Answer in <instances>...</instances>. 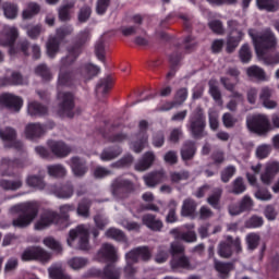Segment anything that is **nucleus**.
<instances>
[{
    "instance_id": "2",
    "label": "nucleus",
    "mask_w": 279,
    "mask_h": 279,
    "mask_svg": "<svg viewBox=\"0 0 279 279\" xmlns=\"http://www.w3.org/2000/svg\"><path fill=\"white\" fill-rule=\"evenodd\" d=\"M98 257L109 264H107L102 270L99 268L90 269L89 276L100 279H121V268L117 267L114 264L119 260L114 245L104 243L98 251Z\"/></svg>"
},
{
    "instance_id": "22",
    "label": "nucleus",
    "mask_w": 279,
    "mask_h": 279,
    "mask_svg": "<svg viewBox=\"0 0 279 279\" xmlns=\"http://www.w3.org/2000/svg\"><path fill=\"white\" fill-rule=\"evenodd\" d=\"M279 173V162L272 161L270 163L266 165L265 171L260 174V180L263 184L266 186H269L271 182H274V179Z\"/></svg>"
},
{
    "instance_id": "38",
    "label": "nucleus",
    "mask_w": 279,
    "mask_h": 279,
    "mask_svg": "<svg viewBox=\"0 0 279 279\" xmlns=\"http://www.w3.org/2000/svg\"><path fill=\"white\" fill-rule=\"evenodd\" d=\"M165 181V171H155L144 177L146 186L154 187Z\"/></svg>"
},
{
    "instance_id": "16",
    "label": "nucleus",
    "mask_w": 279,
    "mask_h": 279,
    "mask_svg": "<svg viewBox=\"0 0 279 279\" xmlns=\"http://www.w3.org/2000/svg\"><path fill=\"white\" fill-rule=\"evenodd\" d=\"M50 226H59L60 228V214L48 209L40 214L35 223V230H47Z\"/></svg>"
},
{
    "instance_id": "13",
    "label": "nucleus",
    "mask_w": 279,
    "mask_h": 279,
    "mask_svg": "<svg viewBox=\"0 0 279 279\" xmlns=\"http://www.w3.org/2000/svg\"><path fill=\"white\" fill-rule=\"evenodd\" d=\"M111 193L113 197L125 199L131 193H134V183L128 179L119 177L111 183Z\"/></svg>"
},
{
    "instance_id": "11",
    "label": "nucleus",
    "mask_w": 279,
    "mask_h": 279,
    "mask_svg": "<svg viewBox=\"0 0 279 279\" xmlns=\"http://www.w3.org/2000/svg\"><path fill=\"white\" fill-rule=\"evenodd\" d=\"M73 34V26L65 25L57 28L56 36L51 37L47 43V53L50 58H56L58 51H60V45L66 36Z\"/></svg>"
},
{
    "instance_id": "61",
    "label": "nucleus",
    "mask_w": 279,
    "mask_h": 279,
    "mask_svg": "<svg viewBox=\"0 0 279 279\" xmlns=\"http://www.w3.org/2000/svg\"><path fill=\"white\" fill-rule=\"evenodd\" d=\"M169 252H170L171 258H178V256L184 255L185 248H184V245H182L180 242H172L170 244Z\"/></svg>"
},
{
    "instance_id": "36",
    "label": "nucleus",
    "mask_w": 279,
    "mask_h": 279,
    "mask_svg": "<svg viewBox=\"0 0 279 279\" xmlns=\"http://www.w3.org/2000/svg\"><path fill=\"white\" fill-rule=\"evenodd\" d=\"M49 112L47 106L38 102L32 101L27 106V113L29 117H45Z\"/></svg>"
},
{
    "instance_id": "60",
    "label": "nucleus",
    "mask_w": 279,
    "mask_h": 279,
    "mask_svg": "<svg viewBox=\"0 0 279 279\" xmlns=\"http://www.w3.org/2000/svg\"><path fill=\"white\" fill-rule=\"evenodd\" d=\"M234 173H236V167L228 166L220 173L221 182L228 184V182H230V180H232V178L234 177Z\"/></svg>"
},
{
    "instance_id": "51",
    "label": "nucleus",
    "mask_w": 279,
    "mask_h": 279,
    "mask_svg": "<svg viewBox=\"0 0 279 279\" xmlns=\"http://www.w3.org/2000/svg\"><path fill=\"white\" fill-rule=\"evenodd\" d=\"M48 274L51 279H71V276L64 274L62 266H51Z\"/></svg>"
},
{
    "instance_id": "49",
    "label": "nucleus",
    "mask_w": 279,
    "mask_h": 279,
    "mask_svg": "<svg viewBox=\"0 0 279 279\" xmlns=\"http://www.w3.org/2000/svg\"><path fill=\"white\" fill-rule=\"evenodd\" d=\"M215 269L221 276H228L230 274V271H232L234 269V263H232V262L223 263V262L216 260Z\"/></svg>"
},
{
    "instance_id": "50",
    "label": "nucleus",
    "mask_w": 279,
    "mask_h": 279,
    "mask_svg": "<svg viewBox=\"0 0 279 279\" xmlns=\"http://www.w3.org/2000/svg\"><path fill=\"white\" fill-rule=\"evenodd\" d=\"M48 175L51 178H64L66 175V168L62 165H51L47 167Z\"/></svg>"
},
{
    "instance_id": "40",
    "label": "nucleus",
    "mask_w": 279,
    "mask_h": 279,
    "mask_svg": "<svg viewBox=\"0 0 279 279\" xmlns=\"http://www.w3.org/2000/svg\"><path fill=\"white\" fill-rule=\"evenodd\" d=\"M2 11L5 19L13 21L19 16V5L12 2H3Z\"/></svg>"
},
{
    "instance_id": "35",
    "label": "nucleus",
    "mask_w": 279,
    "mask_h": 279,
    "mask_svg": "<svg viewBox=\"0 0 279 279\" xmlns=\"http://www.w3.org/2000/svg\"><path fill=\"white\" fill-rule=\"evenodd\" d=\"M195 213H197V202L193 198L184 199L181 207V217H190L193 219Z\"/></svg>"
},
{
    "instance_id": "43",
    "label": "nucleus",
    "mask_w": 279,
    "mask_h": 279,
    "mask_svg": "<svg viewBox=\"0 0 279 279\" xmlns=\"http://www.w3.org/2000/svg\"><path fill=\"white\" fill-rule=\"evenodd\" d=\"M26 184L32 189H37V191H43L45 190V186H47V184L45 183V179L36 174L28 175L26 179Z\"/></svg>"
},
{
    "instance_id": "37",
    "label": "nucleus",
    "mask_w": 279,
    "mask_h": 279,
    "mask_svg": "<svg viewBox=\"0 0 279 279\" xmlns=\"http://www.w3.org/2000/svg\"><path fill=\"white\" fill-rule=\"evenodd\" d=\"M112 84H114V81L110 75L104 78H100L98 84L96 85V95H102V96L108 95V93L112 90Z\"/></svg>"
},
{
    "instance_id": "47",
    "label": "nucleus",
    "mask_w": 279,
    "mask_h": 279,
    "mask_svg": "<svg viewBox=\"0 0 279 279\" xmlns=\"http://www.w3.org/2000/svg\"><path fill=\"white\" fill-rule=\"evenodd\" d=\"M223 194V191L221 189H216L214 193L207 198V204L211 206V208H215V210H220L221 206L219 203L221 202V195Z\"/></svg>"
},
{
    "instance_id": "55",
    "label": "nucleus",
    "mask_w": 279,
    "mask_h": 279,
    "mask_svg": "<svg viewBox=\"0 0 279 279\" xmlns=\"http://www.w3.org/2000/svg\"><path fill=\"white\" fill-rule=\"evenodd\" d=\"M240 60L243 64H247L252 60V50L250 49V45L244 44L242 45L239 51Z\"/></svg>"
},
{
    "instance_id": "41",
    "label": "nucleus",
    "mask_w": 279,
    "mask_h": 279,
    "mask_svg": "<svg viewBox=\"0 0 279 279\" xmlns=\"http://www.w3.org/2000/svg\"><path fill=\"white\" fill-rule=\"evenodd\" d=\"M40 13V5L36 2H31L27 4V8L22 12V19L24 21H31L34 16Z\"/></svg>"
},
{
    "instance_id": "3",
    "label": "nucleus",
    "mask_w": 279,
    "mask_h": 279,
    "mask_svg": "<svg viewBox=\"0 0 279 279\" xmlns=\"http://www.w3.org/2000/svg\"><path fill=\"white\" fill-rule=\"evenodd\" d=\"M248 36L253 41L255 53L257 58L265 57L267 51H274L278 45V39H276V34H274L270 28H266L264 32L258 33L253 28L248 29Z\"/></svg>"
},
{
    "instance_id": "24",
    "label": "nucleus",
    "mask_w": 279,
    "mask_h": 279,
    "mask_svg": "<svg viewBox=\"0 0 279 279\" xmlns=\"http://www.w3.org/2000/svg\"><path fill=\"white\" fill-rule=\"evenodd\" d=\"M48 147L57 158H66L71 154V147L64 142L48 141Z\"/></svg>"
},
{
    "instance_id": "26",
    "label": "nucleus",
    "mask_w": 279,
    "mask_h": 279,
    "mask_svg": "<svg viewBox=\"0 0 279 279\" xmlns=\"http://www.w3.org/2000/svg\"><path fill=\"white\" fill-rule=\"evenodd\" d=\"M189 99V88L182 87L179 88L174 95V101L167 102L161 110L169 111L172 110V108H175V106H182L184 101Z\"/></svg>"
},
{
    "instance_id": "34",
    "label": "nucleus",
    "mask_w": 279,
    "mask_h": 279,
    "mask_svg": "<svg viewBox=\"0 0 279 279\" xmlns=\"http://www.w3.org/2000/svg\"><path fill=\"white\" fill-rule=\"evenodd\" d=\"M170 267L173 271H178V269H192L191 258H189V256H186L185 254L171 258Z\"/></svg>"
},
{
    "instance_id": "59",
    "label": "nucleus",
    "mask_w": 279,
    "mask_h": 279,
    "mask_svg": "<svg viewBox=\"0 0 279 279\" xmlns=\"http://www.w3.org/2000/svg\"><path fill=\"white\" fill-rule=\"evenodd\" d=\"M189 178H191V172H189V170L170 172V180L173 184H178L179 182H182V180H189Z\"/></svg>"
},
{
    "instance_id": "54",
    "label": "nucleus",
    "mask_w": 279,
    "mask_h": 279,
    "mask_svg": "<svg viewBox=\"0 0 279 279\" xmlns=\"http://www.w3.org/2000/svg\"><path fill=\"white\" fill-rule=\"evenodd\" d=\"M209 95L213 97L216 104H223V99L221 97V90L219 86H217L213 81H209Z\"/></svg>"
},
{
    "instance_id": "4",
    "label": "nucleus",
    "mask_w": 279,
    "mask_h": 279,
    "mask_svg": "<svg viewBox=\"0 0 279 279\" xmlns=\"http://www.w3.org/2000/svg\"><path fill=\"white\" fill-rule=\"evenodd\" d=\"M195 47H197V43L193 36H186L182 44H177L173 53L169 56L170 70L167 73V80H171L175 77V73H178V65L182 61L183 53H191V51H195Z\"/></svg>"
},
{
    "instance_id": "62",
    "label": "nucleus",
    "mask_w": 279,
    "mask_h": 279,
    "mask_svg": "<svg viewBox=\"0 0 279 279\" xmlns=\"http://www.w3.org/2000/svg\"><path fill=\"white\" fill-rule=\"evenodd\" d=\"M73 8V3H68L62 5L59 9V21H62L63 23L66 21H71V9Z\"/></svg>"
},
{
    "instance_id": "23",
    "label": "nucleus",
    "mask_w": 279,
    "mask_h": 279,
    "mask_svg": "<svg viewBox=\"0 0 279 279\" xmlns=\"http://www.w3.org/2000/svg\"><path fill=\"white\" fill-rule=\"evenodd\" d=\"M70 162V167L75 178H84V175L88 173V166L86 165V160L82 159L81 157H72Z\"/></svg>"
},
{
    "instance_id": "52",
    "label": "nucleus",
    "mask_w": 279,
    "mask_h": 279,
    "mask_svg": "<svg viewBox=\"0 0 279 279\" xmlns=\"http://www.w3.org/2000/svg\"><path fill=\"white\" fill-rule=\"evenodd\" d=\"M265 225V219L260 216L253 215L250 219L245 221V228L254 230L256 228H263Z\"/></svg>"
},
{
    "instance_id": "42",
    "label": "nucleus",
    "mask_w": 279,
    "mask_h": 279,
    "mask_svg": "<svg viewBox=\"0 0 279 279\" xmlns=\"http://www.w3.org/2000/svg\"><path fill=\"white\" fill-rule=\"evenodd\" d=\"M23 186V179L17 178L15 181L1 179L0 180V187L3 191H19Z\"/></svg>"
},
{
    "instance_id": "64",
    "label": "nucleus",
    "mask_w": 279,
    "mask_h": 279,
    "mask_svg": "<svg viewBox=\"0 0 279 279\" xmlns=\"http://www.w3.org/2000/svg\"><path fill=\"white\" fill-rule=\"evenodd\" d=\"M264 60L265 64H279V52L272 51L270 54L265 53L264 57H258Z\"/></svg>"
},
{
    "instance_id": "27",
    "label": "nucleus",
    "mask_w": 279,
    "mask_h": 279,
    "mask_svg": "<svg viewBox=\"0 0 279 279\" xmlns=\"http://www.w3.org/2000/svg\"><path fill=\"white\" fill-rule=\"evenodd\" d=\"M142 223L143 226H146L148 230H151L153 232H160L163 228L162 220L157 219L156 215L154 214H145L142 216Z\"/></svg>"
},
{
    "instance_id": "7",
    "label": "nucleus",
    "mask_w": 279,
    "mask_h": 279,
    "mask_svg": "<svg viewBox=\"0 0 279 279\" xmlns=\"http://www.w3.org/2000/svg\"><path fill=\"white\" fill-rule=\"evenodd\" d=\"M187 129L196 141H199L206 136V114L204 113V109L197 107L191 113Z\"/></svg>"
},
{
    "instance_id": "9",
    "label": "nucleus",
    "mask_w": 279,
    "mask_h": 279,
    "mask_svg": "<svg viewBox=\"0 0 279 279\" xmlns=\"http://www.w3.org/2000/svg\"><path fill=\"white\" fill-rule=\"evenodd\" d=\"M16 38H19V28L10 27L7 33V38L3 41V47H9L10 56H16L20 51H23L24 56H27V50L29 49V41L27 39H23L17 43V47H14L16 43Z\"/></svg>"
},
{
    "instance_id": "29",
    "label": "nucleus",
    "mask_w": 279,
    "mask_h": 279,
    "mask_svg": "<svg viewBox=\"0 0 279 279\" xmlns=\"http://www.w3.org/2000/svg\"><path fill=\"white\" fill-rule=\"evenodd\" d=\"M177 241H184L185 243H195L197 241V233L195 231H181L180 228H174L170 231Z\"/></svg>"
},
{
    "instance_id": "53",
    "label": "nucleus",
    "mask_w": 279,
    "mask_h": 279,
    "mask_svg": "<svg viewBox=\"0 0 279 279\" xmlns=\"http://www.w3.org/2000/svg\"><path fill=\"white\" fill-rule=\"evenodd\" d=\"M134 162V157L132 155H125L118 161L111 163L113 169H125V167H130Z\"/></svg>"
},
{
    "instance_id": "10",
    "label": "nucleus",
    "mask_w": 279,
    "mask_h": 279,
    "mask_svg": "<svg viewBox=\"0 0 279 279\" xmlns=\"http://www.w3.org/2000/svg\"><path fill=\"white\" fill-rule=\"evenodd\" d=\"M59 117H66L68 119H73L75 117V95L71 92H59Z\"/></svg>"
},
{
    "instance_id": "12",
    "label": "nucleus",
    "mask_w": 279,
    "mask_h": 279,
    "mask_svg": "<svg viewBox=\"0 0 279 279\" xmlns=\"http://www.w3.org/2000/svg\"><path fill=\"white\" fill-rule=\"evenodd\" d=\"M27 165H29L27 159L4 157L0 161V175L1 178H12L14 169H25Z\"/></svg>"
},
{
    "instance_id": "33",
    "label": "nucleus",
    "mask_w": 279,
    "mask_h": 279,
    "mask_svg": "<svg viewBox=\"0 0 279 279\" xmlns=\"http://www.w3.org/2000/svg\"><path fill=\"white\" fill-rule=\"evenodd\" d=\"M45 134V125L40 123H29L25 128L26 138L34 141V138H40Z\"/></svg>"
},
{
    "instance_id": "56",
    "label": "nucleus",
    "mask_w": 279,
    "mask_h": 279,
    "mask_svg": "<svg viewBox=\"0 0 279 279\" xmlns=\"http://www.w3.org/2000/svg\"><path fill=\"white\" fill-rule=\"evenodd\" d=\"M254 196L256 197V199H259L260 202H269V199L274 197V195H271V192H269L267 187H262L260 185L257 186Z\"/></svg>"
},
{
    "instance_id": "48",
    "label": "nucleus",
    "mask_w": 279,
    "mask_h": 279,
    "mask_svg": "<svg viewBox=\"0 0 279 279\" xmlns=\"http://www.w3.org/2000/svg\"><path fill=\"white\" fill-rule=\"evenodd\" d=\"M5 86H21L23 84V74L21 72H12L10 76L3 78Z\"/></svg>"
},
{
    "instance_id": "44",
    "label": "nucleus",
    "mask_w": 279,
    "mask_h": 279,
    "mask_svg": "<svg viewBox=\"0 0 279 279\" xmlns=\"http://www.w3.org/2000/svg\"><path fill=\"white\" fill-rule=\"evenodd\" d=\"M246 75L248 77H254L255 80H258L259 82H265L267 80V74L265 73V70H263L258 65H252L247 68Z\"/></svg>"
},
{
    "instance_id": "6",
    "label": "nucleus",
    "mask_w": 279,
    "mask_h": 279,
    "mask_svg": "<svg viewBox=\"0 0 279 279\" xmlns=\"http://www.w3.org/2000/svg\"><path fill=\"white\" fill-rule=\"evenodd\" d=\"M12 213H20L13 219L12 226L14 228H27L36 217H38V205L36 203H25L11 207Z\"/></svg>"
},
{
    "instance_id": "31",
    "label": "nucleus",
    "mask_w": 279,
    "mask_h": 279,
    "mask_svg": "<svg viewBox=\"0 0 279 279\" xmlns=\"http://www.w3.org/2000/svg\"><path fill=\"white\" fill-rule=\"evenodd\" d=\"M195 154H197V145L195 142L191 140L185 141L181 148L182 160H193V158H195Z\"/></svg>"
},
{
    "instance_id": "5",
    "label": "nucleus",
    "mask_w": 279,
    "mask_h": 279,
    "mask_svg": "<svg viewBox=\"0 0 279 279\" xmlns=\"http://www.w3.org/2000/svg\"><path fill=\"white\" fill-rule=\"evenodd\" d=\"M93 234L94 239L99 236V228H92L88 230L85 225H78L75 229H71L68 238V245L73 247V241L78 239L77 247L83 252H88L90 250L89 236Z\"/></svg>"
},
{
    "instance_id": "20",
    "label": "nucleus",
    "mask_w": 279,
    "mask_h": 279,
    "mask_svg": "<svg viewBox=\"0 0 279 279\" xmlns=\"http://www.w3.org/2000/svg\"><path fill=\"white\" fill-rule=\"evenodd\" d=\"M0 104L9 110L20 112L23 108V98L12 94H2L0 95Z\"/></svg>"
},
{
    "instance_id": "8",
    "label": "nucleus",
    "mask_w": 279,
    "mask_h": 279,
    "mask_svg": "<svg viewBox=\"0 0 279 279\" xmlns=\"http://www.w3.org/2000/svg\"><path fill=\"white\" fill-rule=\"evenodd\" d=\"M246 128L257 136H267L271 130V122L265 114H253L246 119Z\"/></svg>"
},
{
    "instance_id": "30",
    "label": "nucleus",
    "mask_w": 279,
    "mask_h": 279,
    "mask_svg": "<svg viewBox=\"0 0 279 279\" xmlns=\"http://www.w3.org/2000/svg\"><path fill=\"white\" fill-rule=\"evenodd\" d=\"M74 210H75V205L73 204H64L59 207V213H60L59 223H60L61 230H64V228H69V219H70L69 214L73 213Z\"/></svg>"
},
{
    "instance_id": "28",
    "label": "nucleus",
    "mask_w": 279,
    "mask_h": 279,
    "mask_svg": "<svg viewBox=\"0 0 279 279\" xmlns=\"http://www.w3.org/2000/svg\"><path fill=\"white\" fill-rule=\"evenodd\" d=\"M123 154V148L119 145H112L104 148V150L100 154V160L102 162H110V160H116V158H119Z\"/></svg>"
},
{
    "instance_id": "32",
    "label": "nucleus",
    "mask_w": 279,
    "mask_h": 279,
    "mask_svg": "<svg viewBox=\"0 0 279 279\" xmlns=\"http://www.w3.org/2000/svg\"><path fill=\"white\" fill-rule=\"evenodd\" d=\"M156 160V155L154 151H146L142 159L135 165V171H147L154 165Z\"/></svg>"
},
{
    "instance_id": "25",
    "label": "nucleus",
    "mask_w": 279,
    "mask_h": 279,
    "mask_svg": "<svg viewBox=\"0 0 279 279\" xmlns=\"http://www.w3.org/2000/svg\"><path fill=\"white\" fill-rule=\"evenodd\" d=\"M272 95L274 88H270L269 86L262 87L259 99L264 108H267V110H274L275 108H278V102L276 100H271Z\"/></svg>"
},
{
    "instance_id": "45",
    "label": "nucleus",
    "mask_w": 279,
    "mask_h": 279,
    "mask_svg": "<svg viewBox=\"0 0 279 279\" xmlns=\"http://www.w3.org/2000/svg\"><path fill=\"white\" fill-rule=\"evenodd\" d=\"M258 10H266V12H278V0H256Z\"/></svg>"
},
{
    "instance_id": "63",
    "label": "nucleus",
    "mask_w": 279,
    "mask_h": 279,
    "mask_svg": "<svg viewBox=\"0 0 279 279\" xmlns=\"http://www.w3.org/2000/svg\"><path fill=\"white\" fill-rule=\"evenodd\" d=\"M258 243H260V235L256 233H250L246 235V245L248 250H256V247H258Z\"/></svg>"
},
{
    "instance_id": "18",
    "label": "nucleus",
    "mask_w": 279,
    "mask_h": 279,
    "mask_svg": "<svg viewBox=\"0 0 279 279\" xmlns=\"http://www.w3.org/2000/svg\"><path fill=\"white\" fill-rule=\"evenodd\" d=\"M140 132L137 134V141L132 143L133 151L135 154H141L143 149H145V145H147L148 136H147V129L149 128V122L146 120L140 121Z\"/></svg>"
},
{
    "instance_id": "1",
    "label": "nucleus",
    "mask_w": 279,
    "mask_h": 279,
    "mask_svg": "<svg viewBox=\"0 0 279 279\" xmlns=\"http://www.w3.org/2000/svg\"><path fill=\"white\" fill-rule=\"evenodd\" d=\"M88 40H90V29L84 28L76 35L74 43L66 47V56L61 59L60 63L58 77L59 86H68V88H71L80 84L77 76L84 80H93V77H97L101 72L99 66L92 63L81 65L76 72L71 68L75 64L77 58L82 56Z\"/></svg>"
},
{
    "instance_id": "19",
    "label": "nucleus",
    "mask_w": 279,
    "mask_h": 279,
    "mask_svg": "<svg viewBox=\"0 0 279 279\" xmlns=\"http://www.w3.org/2000/svg\"><path fill=\"white\" fill-rule=\"evenodd\" d=\"M125 258L133 263H138L141 258V260L147 263V260L151 259V251H149V246H138L126 253Z\"/></svg>"
},
{
    "instance_id": "14",
    "label": "nucleus",
    "mask_w": 279,
    "mask_h": 279,
    "mask_svg": "<svg viewBox=\"0 0 279 279\" xmlns=\"http://www.w3.org/2000/svg\"><path fill=\"white\" fill-rule=\"evenodd\" d=\"M233 251L236 254H241L243 252V247L241 246V238H232V235H228L225 242H220L218 246V254L220 258H230L232 256Z\"/></svg>"
},
{
    "instance_id": "17",
    "label": "nucleus",
    "mask_w": 279,
    "mask_h": 279,
    "mask_svg": "<svg viewBox=\"0 0 279 279\" xmlns=\"http://www.w3.org/2000/svg\"><path fill=\"white\" fill-rule=\"evenodd\" d=\"M0 138L4 141L7 149H16L23 151V142L16 141V130L7 126L4 130L0 129Z\"/></svg>"
},
{
    "instance_id": "46",
    "label": "nucleus",
    "mask_w": 279,
    "mask_h": 279,
    "mask_svg": "<svg viewBox=\"0 0 279 279\" xmlns=\"http://www.w3.org/2000/svg\"><path fill=\"white\" fill-rule=\"evenodd\" d=\"M106 236L108 239H113V241H119L120 243H128V238L125 233L117 228H110L106 231Z\"/></svg>"
},
{
    "instance_id": "58",
    "label": "nucleus",
    "mask_w": 279,
    "mask_h": 279,
    "mask_svg": "<svg viewBox=\"0 0 279 279\" xmlns=\"http://www.w3.org/2000/svg\"><path fill=\"white\" fill-rule=\"evenodd\" d=\"M35 260H40L41 263H47L51 259V254L40 246L34 247Z\"/></svg>"
},
{
    "instance_id": "21",
    "label": "nucleus",
    "mask_w": 279,
    "mask_h": 279,
    "mask_svg": "<svg viewBox=\"0 0 279 279\" xmlns=\"http://www.w3.org/2000/svg\"><path fill=\"white\" fill-rule=\"evenodd\" d=\"M50 191L59 199H71L73 193H75V190L73 189V184L69 182L64 184L51 185Z\"/></svg>"
},
{
    "instance_id": "57",
    "label": "nucleus",
    "mask_w": 279,
    "mask_h": 279,
    "mask_svg": "<svg viewBox=\"0 0 279 279\" xmlns=\"http://www.w3.org/2000/svg\"><path fill=\"white\" fill-rule=\"evenodd\" d=\"M245 182L243 181V177H238L232 182V193L233 195H241L242 193H245L246 191Z\"/></svg>"
},
{
    "instance_id": "39",
    "label": "nucleus",
    "mask_w": 279,
    "mask_h": 279,
    "mask_svg": "<svg viewBox=\"0 0 279 279\" xmlns=\"http://www.w3.org/2000/svg\"><path fill=\"white\" fill-rule=\"evenodd\" d=\"M93 206V201L89 198H83L76 208V213L78 217H83L84 219H88L90 217V207Z\"/></svg>"
},
{
    "instance_id": "15",
    "label": "nucleus",
    "mask_w": 279,
    "mask_h": 279,
    "mask_svg": "<svg viewBox=\"0 0 279 279\" xmlns=\"http://www.w3.org/2000/svg\"><path fill=\"white\" fill-rule=\"evenodd\" d=\"M228 27L230 29L228 39H227V52L232 53L240 43L243 40V31L239 29V22L235 20L228 21Z\"/></svg>"
}]
</instances>
